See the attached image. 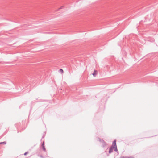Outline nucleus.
<instances>
[{"label": "nucleus", "mask_w": 158, "mask_h": 158, "mask_svg": "<svg viewBox=\"0 0 158 158\" xmlns=\"http://www.w3.org/2000/svg\"><path fill=\"white\" fill-rule=\"evenodd\" d=\"M117 152L118 151L117 146L116 144V140H114L112 145L109 149V153L110 154L113 152V150Z\"/></svg>", "instance_id": "f257e3e1"}, {"label": "nucleus", "mask_w": 158, "mask_h": 158, "mask_svg": "<svg viewBox=\"0 0 158 158\" xmlns=\"http://www.w3.org/2000/svg\"><path fill=\"white\" fill-rule=\"evenodd\" d=\"M99 140L101 143L102 146V147H105L107 146L106 143L102 139H99Z\"/></svg>", "instance_id": "f03ea898"}, {"label": "nucleus", "mask_w": 158, "mask_h": 158, "mask_svg": "<svg viewBox=\"0 0 158 158\" xmlns=\"http://www.w3.org/2000/svg\"><path fill=\"white\" fill-rule=\"evenodd\" d=\"M41 147L43 150L46 152V149L44 146V141H43L42 143V144Z\"/></svg>", "instance_id": "7ed1b4c3"}, {"label": "nucleus", "mask_w": 158, "mask_h": 158, "mask_svg": "<svg viewBox=\"0 0 158 158\" xmlns=\"http://www.w3.org/2000/svg\"><path fill=\"white\" fill-rule=\"evenodd\" d=\"M120 158H135L134 156H123L121 157Z\"/></svg>", "instance_id": "20e7f679"}, {"label": "nucleus", "mask_w": 158, "mask_h": 158, "mask_svg": "<svg viewBox=\"0 0 158 158\" xmlns=\"http://www.w3.org/2000/svg\"><path fill=\"white\" fill-rule=\"evenodd\" d=\"M97 73V71L96 70H94V72L92 74L94 77H95Z\"/></svg>", "instance_id": "39448f33"}, {"label": "nucleus", "mask_w": 158, "mask_h": 158, "mask_svg": "<svg viewBox=\"0 0 158 158\" xmlns=\"http://www.w3.org/2000/svg\"><path fill=\"white\" fill-rule=\"evenodd\" d=\"M38 156H40V157L41 158H44V156L41 154H40V153H39L38 154Z\"/></svg>", "instance_id": "423d86ee"}, {"label": "nucleus", "mask_w": 158, "mask_h": 158, "mask_svg": "<svg viewBox=\"0 0 158 158\" xmlns=\"http://www.w3.org/2000/svg\"><path fill=\"white\" fill-rule=\"evenodd\" d=\"M6 144V142L5 141L3 142H0V144Z\"/></svg>", "instance_id": "0eeeda50"}, {"label": "nucleus", "mask_w": 158, "mask_h": 158, "mask_svg": "<svg viewBox=\"0 0 158 158\" xmlns=\"http://www.w3.org/2000/svg\"><path fill=\"white\" fill-rule=\"evenodd\" d=\"M60 71L62 73H63V70L62 69H60Z\"/></svg>", "instance_id": "6e6552de"}, {"label": "nucleus", "mask_w": 158, "mask_h": 158, "mask_svg": "<svg viewBox=\"0 0 158 158\" xmlns=\"http://www.w3.org/2000/svg\"><path fill=\"white\" fill-rule=\"evenodd\" d=\"M28 153V152H25L24 153V155H26Z\"/></svg>", "instance_id": "1a4fd4ad"}]
</instances>
